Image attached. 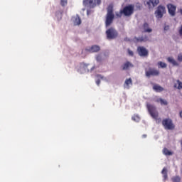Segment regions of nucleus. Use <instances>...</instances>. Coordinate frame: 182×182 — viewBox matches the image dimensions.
<instances>
[{"label": "nucleus", "instance_id": "13", "mask_svg": "<svg viewBox=\"0 0 182 182\" xmlns=\"http://www.w3.org/2000/svg\"><path fill=\"white\" fill-rule=\"evenodd\" d=\"M133 85V81L132 80V78H128L125 80L124 84V89H130V86Z\"/></svg>", "mask_w": 182, "mask_h": 182}, {"label": "nucleus", "instance_id": "2", "mask_svg": "<svg viewBox=\"0 0 182 182\" xmlns=\"http://www.w3.org/2000/svg\"><path fill=\"white\" fill-rule=\"evenodd\" d=\"M134 13V5L129 4L126 6L119 11V14H116V16L118 18H122V15H124V16H131Z\"/></svg>", "mask_w": 182, "mask_h": 182}, {"label": "nucleus", "instance_id": "27", "mask_svg": "<svg viewBox=\"0 0 182 182\" xmlns=\"http://www.w3.org/2000/svg\"><path fill=\"white\" fill-rule=\"evenodd\" d=\"M177 82H178V89H182V82L180 81V80H177Z\"/></svg>", "mask_w": 182, "mask_h": 182}, {"label": "nucleus", "instance_id": "19", "mask_svg": "<svg viewBox=\"0 0 182 182\" xmlns=\"http://www.w3.org/2000/svg\"><path fill=\"white\" fill-rule=\"evenodd\" d=\"M163 153L165 156H173V152L169 151L167 148L163 149Z\"/></svg>", "mask_w": 182, "mask_h": 182}, {"label": "nucleus", "instance_id": "31", "mask_svg": "<svg viewBox=\"0 0 182 182\" xmlns=\"http://www.w3.org/2000/svg\"><path fill=\"white\" fill-rule=\"evenodd\" d=\"M136 7L138 8V9H141V6L140 5V4H136Z\"/></svg>", "mask_w": 182, "mask_h": 182}, {"label": "nucleus", "instance_id": "10", "mask_svg": "<svg viewBox=\"0 0 182 182\" xmlns=\"http://www.w3.org/2000/svg\"><path fill=\"white\" fill-rule=\"evenodd\" d=\"M158 4H160L159 0H148L146 2V5H148L149 9L154 8V6H157Z\"/></svg>", "mask_w": 182, "mask_h": 182}, {"label": "nucleus", "instance_id": "33", "mask_svg": "<svg viewBox=\"0 0 182 182\" xmlns=\"http://www.w3.org/2000/svg\"><path fill=\"white\" fill-rule=\"evenodd\" d=\"M142 137H143V139H146V137H147V134H143Z\"/></svg>", "mask_w": 182, "mask_h": 182}, {"label": "nucleus", "instance_id": "29", "mask_svg": "<svg viewBox=\"0 0 182 182\" xmlns=\"http://www.w3.org/2000/svg\"><path fill=\"white\" fill-rule=\"evenodd\" d=\"M178 60L182 62V54H179L178 56Z\"/></svg>", "mask_w": 182, "mask_h": 182}, {"label": "nucleus", "instance_id": "25", "mask_svg": "<svg viewBox=\"0 0 182 182\" xmlns=\"http://www.w3.org/2000/svg\"><path fill=\"white\" fill-rule=\"evenodd\" d=\"M60 5L61 6H66L68 5V0H61Z\"/></svg>", "mask_w": 182, "mask_h": 182}, {"label": "nucleus", "instance_id": "35", "mask_svg": "<svg viewBox=\"0 0 182 182\" xmlns=\"http://www.w3.org/2000/svg\"><path fill=\"white\" fill-rule=\"evenodd\" d=\"M180 117H181L182 118V111L180 112Z\"/></svg>", "mask_w": 182, "mask_h": 182}, {"label": "nucleus", "instance_id": "24", "mask_svg": "<svg viewBox=\"0 0 182 182\" xmlns=\"http://www.w3.org/2000/svg\"><path fill=\"white\" fill-rule=\"evenodd\" d=\"M172 181L173 182H180L181 181V178L179 176H175L172 178Z\"/></svg>", "mask_w": 182, "mask_h": 182}, {"label": "nucleus", "instance_id": "37", "mask_svg": "<svg viewBox=\"0 0 182 182\" xmlns=\"http://www.w3.org/2000/svg\"><path fill=\"white\" fill-rule=\"evenodd\" d=\"M174 87H177V85H174Z\"/></svg>", "mask_w": 182, "mask_h": 182}, {"label": "nucleus", "instance_id": "34", "mask_svg": "<svg viewBox=\"0 0 182 182\" xmlns=\"http://www.w3.org/2000/svg\"><path fill=\"white\" fill-rule=\"evenodd\" d=\"M87 15H89V14H90V11L87 10Z\"/></svg>", "mask_w": 182, "mask_h": 182}, {"label": "nucleus", "instance_id": "28", "mask_svg": "<svg viewBox=\"0 0 182 182\" xmlns=\"http://www.w3.org/2000/svg\"><path fill=\"white\" fill-rule=\"evenodd\" d=\"M128 55H129V56H133L134 55V53H133V51H132V50L128 48Z\"/></svg>", "mask_w": 182, "mask_h": 182}, {"label": "nucleus", "instance_id": "5", "mask_svg": "<svg viewBox=\"0 0 182 182\" xmlns=\"http://www.w3.org/2000/svg\"><path fill=\"white\" fill-rule=\"evenodd\" d=\"M162 126H164L166 130H174V124H173V120L170 118H166L162 120Z\"/></svg>", "mask_w": 182, "mask_h": 182}, {"label": "nucleus", "instance_id": "23", "mask_svg": "<svg viewBox=\"0 0 182 182\" xmlns=\"http://www.w3.org/2000/svg\"><path fill=\"white\" fill-rule=\"evenodd\" d=\"M158 65L160 66V68H167V64H166V63H163L161 61L159 62Z\"/></svg>", "mask_w": 182, "mask_h": 182}, {"label": "nucleus", "instance_id": "18", "mask_svg": "<svg viewBox=\"0 0 182 182\" xmlns=\"http://www.w3.org/2000/svg\"><path fill=\"white\" fill-rule=\"evenodd\" d=\"M153 89L154 90H156V92H163V90H164V89L159 85H154Z\"/></svg>", "mask_w": 182, "mask_h": 182}, {"label": "nucleus", "instance_id": "22", "mask_svg": "<svg viewBox=\"0 0 182 182\" xmlns=\"http://www.w3.org/2000/svg\"><path fill=\"white\" fill-rule=\"evenodd\" d=\"M132 120H133L134 122H140V117H139V115L134 114L132 117Z\"/></svg>", "mask_w": 182, "mask_h": 182}, {"label": "nucleus", "instance_id": "32", "mask_svg": "<svg viewBox=\"0 0 182 182\" xmlns=\"http://www.w3.org/2000/svg\"><path fill=\"white\" fill-rule=\"evenodd\" d=\"M96 84L97 85V86H99L100 85V80H97Z\"/></svg>", "mask_w": 182, "mask_h": 182}, {"label": "nucleus", "instance_id": "36", "mask_svg": "<svg viewBox=\"0 0 182 182\" xmlns=\"http://www.w3.org/2000/svg\"><path fill=\"white\" fill-rule=\"evenodd\" d=\"M180 14L182 15V9L180 10Z\"/></svg>", "mask_w": 182, "mask_h": 182}, {"label": "nucleus", "instance_id": "3", "mask_svg": "<svg viewBox=\"0 0 182 182\" xmlns=\"http://www.w3.org/2000/svg\"><path fill=\"white\" fill-rule=\"evenodd\" d=\"M146 107L151 117L156 120V123H160L161 122V118L159 117V112L156 107L153 105L147 104Z\"/></svg>", "mask_w": 182, "mask_h": 182}, {"label": "nucleus", "instance_id": "21", "mask_svg": "<svg viewBox=\"0 0 182 182\" xmlns=\"http://www.w3.org/2000/svg\"><path fill=\"white\" fill-rule=\"evenodd\" d=\"M80 23H82V20L80 17L77 16L74 21V25H80Z\"/></svg>", "mask_w": 182, "mask_h": 182}, {"label": "nucleus", "instance_id": "15", "mask_svg": "<svg viewBox=\"0 0 182 182\" xmlns=\"http://www.w3.org/2000/svg\"><path fill=\"white\" fill-rule=\"evenodd\" d=\"M134 65L129 61H127L124 65H122V70H127L129 68H133Z\"/></svg>", "mask_w": 182, "mask_h": 182}, {"label": "nucleus", "instance_id": "4", "mask_svg": "<svg viewBox=\"0 0 182 182\" xmlns=\"http://www.w3.org/2000/svg\"><path fill=\"white\" fill-rule=\"evenodd\" d=\"M107 39L112 41L116 39L119 36V33L117 30L113 27L108 28L106 32Z\"/></svg>", "mask_w": 182, "mask_h": 182}, {"label": "nucleus", "instance_id": "1", "mask_svg": "<svg viewBox=\"0 0 182 182\" xmlns=\"http://www.w3.org/2000/svg\"><path fill=\"white\" fill-rule=\"evenodd\" d=\"M107 13L105 20V26L109 28V26L113 23V20L114 19V14H113V4H111L108 6L107 9Z\"/></svg>", "mask_w": 182, "mask_h": 182}, {"label": "nucleus", "instance_id": "9", "mask_svg": "<svg viewBox=\"0 0 182 182\" xmlns=\"http://www.w3.org/2000/svg\"><path fill=\"white\" fill-rule=\"evenodd\" d=\"M137 52L139 56H143V57L149 56V50L146 49V48H144V46H139L137 48Z\"/></svg>", "mask_w": 182, "mask_h": 182}, {"label": "nucleus", "instance_id": "12", "mask_svg": "<svg viewBox=\"0 0 182 182\" xmlns=\"http://www.w3.org/2000/svg\"><path fill=\"white\" fill-rule=\"evenodd\" d=\"M85 50H87V52H90L91 53H95L100 50V47L99 46L95 45L90 48H86Z\"/></svg>", "mask_w": 182, "mask_h": 182}, {"label": "nucleus", "instance_id": "7", "mask_svg": "<svg viewBox=\"0 0 182 182\" xmlns=\"http://www.w3.org/2000/svg\"><path fill=\"white\" fill-rule=\"evenodd\" d=\"M102 0H83L84 5H89L90 8H95L97 5H100Z\"/></svg>", "mask_w": 182, "mask_h": 182}, {"label": "nucleus", "instance_id": "8", "mask_svg": "<svg viewBox=\"0 0 182 182\" xmlns=\"http://www.w3.org/2000/svg\"><path fill=\"white\" fill-rule=\"evenodd\" d=\"M145 75L146 77H150L151 76H159V75H160V71L155 68H150L145 72Z\"/></svg>", "mask_w": 182, "mask_h": 182}, {"label": "nucleus", "instance_id": "20", "mask_svg": "<svg viewBox=\"0 0 182 182\" xmlns=\"http://www.w3.org/2000/svg\"><path fill=\"white\" fill-rule=\"evenodd\" d=\"M168 62H169V63H172V65H173V66H177V61H176V60H174L173 58L171 57H168L167 59Z\"/></svg>", "mask_w": 182, "mask_h": 182}, {"label": "nucleus", "instance_id": "30", "mask_svg": "<svg viewBox=\"0 0 182 182\" xmlns=\"http://www.w3.org/2000/svg\"><path fill=\"white\" fill-rule=\"evenodd\" d=\"M96 59H97V62H100V60H102V57L100 55H98V56H97Z\"/></svg>", "mask_w": 182, "mask_h": 182}, {"label": "nucleus", "instance_id": "6", "mask_svg": "<svg viewBox=\"0 0 182 182\" xmlns=\"http://www.w3.org/2000/svg\"><path fill=\"white\" fill-rule=\"evenodd\" d=\"M164 14H166V7L162 5L159 6L155 11L156 17L158 18H163V15H164Z\"/></svg>", "mask_w": 182, "mask_h": 182}, {"label": "nucleus", "instance_id": "16", "mask_svg": "<svg viewBox=\"0 0 182 182\" xmlns=\"http://www.w3.org/2000/svg\"><path fill=\"white\" fill-rule=\"evenodd\" d=\"M135 39L136 42H147V41H149V37L145 35L139 38H135Z\"/></svg>", "mask_w": 182, "mask_h": 182}, {"label": "nucleus", "instance_id": "26", "mask_svg": "<svg viewBox=\"0 0 182 182\" xmlns=\"http://www.w3.org/2000/svg\"><path fill=\"white\" fill-rule=\"evenodd\" d=\"M160 102H161V105H164V106H167V105H168L167 101H166V100H164L163 99H161Z\"/></svg>", "mask_w": 182, "mask_h": 182}, {"label": "nucleus", "instance_id": "11", "mask_svg": "<svg viewBox=\"0 0 182 182\" xmlns=\"http://www.w3.org/2000/svg\"><path fill=\"white\" fill-rule=\"evenodd\" d=\"M167 6H168V11L170 15L171 16H174V15H176V6L173 4H168Z\"/></svg>", "mask_w": 182, "mask_h": 182}, {"label": "nucleus", "instance_id": "14", "mask_svg": "<svg viewBox=\"0 0 182 182\" xmlns=\"http://www.w3.org/2000/svg\"><path fill=\"white\" fill-rule=\"evenodd\" d=\"M142 29L144 30V32L150 33V32H153V29L150 28L149 27V23H144L142 25Z\"/></svg>", "mask_w": 182, "mask_h": 182}, {"label": "nucleus", "instance_id": "17", "mask_svg": "<svg viewBox=\"0 0 182 182\" xmlns=\"http://www.w3.org/2000/svg\"><path fill=\"white\" fill-rule=\"evenodd\" d=\"M161 174H163L164 180H167V178H168V176L167 174V168L164 167L162 169Z\"/></svg>", "mask_w": 182, "mask_h": 182}]
</instances>
